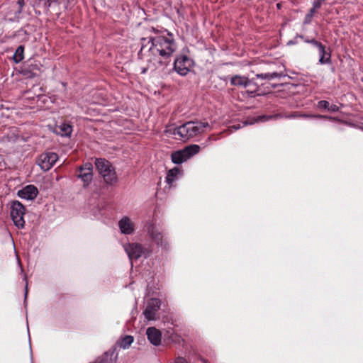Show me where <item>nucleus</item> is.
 <instances>
[{
	"label": "nucleus",
	"mask_w": 363,
	"mask_h": 363,
	"mask_svg": "<svg viewBox=\"0 0 363 363\" xmlns=\"http://www.w3.org/2000/svg\"><path fill=\"white\" fill-rule=\"evenodd\" d=\"M117 355L114 351L106 352L99 357L94 363H116Z\"/></svg>",
	"instance_id": "aec40b11"
},
{
	"label": "nucleus",
	"mask_w": 363,
	"mask_h": 363,
	"mask_svg": "<svg viewBox=\"0 0 363 363\" xmlns=\"http://www.w3.org/2000/svg\"><path fill=\"white\" fill-rule=\"evenodd\" d=\"M319 52L318 62L321 65L331 63V53L330 49H326V47L323 44L318 48Z\"/></svg>",
	"instance_id": "a211bd4d"
},
{
	"label": "nucleus",
	"mask_w": 363,
	"mask_h": 363,
	"mask_svg": "<svg viewBox=\"0 0 363 363\" xmlns=\"http://www.w3.org/2000/svg\"><path fill=\"white\" fill-rule=\"evenodd\" d=\"M38 194V189L33 185H28L19 190L17 193L18 196L23 199L33 200Z\"/></svg>",
	"instance_id": "4468645a"
},
{
	"label": "nucleus",
	"mask_w": 363,
	"mask_h": 363,
	"mask_svg": "<svg viewBox=\"0 0 363 363\" xmlns=\"http://www.w3.org/2000/svg\"><path fill=\"white\" fill-rule=\"evenodd\" d=\"M271 77L272 76L269 75V73H260V74H256V77L257 79H264V80H271L270 79Z\"/></svg>",
	"instance_id": "c85d7f7f"
},
{
	"label": "nucleus",
	"mask_w": 363,
	"mask_h": 363,
	"mask_svg": "<svg viewBox=\"0 0 363 363\" xmlns=\"http://www.w3.org/2000/svg\"><path fill=\"white\" fill-rule=\"evenodd\" d=\"M150 31L155 35L141 39L142 47L138 54L150 45L148 47V52L152 56L150 61L155 69L163 70L170 64L171 57L177 49V43L174 35L167 30L160 31L152 27Z\"/></svg>",
	"instance_id": "f257e3e1"
},
{
	"label": "nucleus",
	"mask_w": 363,
	"mask_h": 363,
	"mask_svg": "<svg viewBox=\"0 0 363 363\" xmlns=\"http://www.w3.org/2000/svg\"><path fill=\"white\" fill-rule=\"evenodd\" d=\"M146 335L148 340L154 345L157 346L161 342V332L155 327H150L147 329Z\"/></svg>",
	"instance_id": "f3484780"
},
{
	"label": "nucleus",
	"mask_w": 363,
	"mask_h": 363,
	"mask_svg": "<svg viewBox=\"0 0 363 363\" xmlns=\"http://www.w3.org/2000/svg\"><path fill=\"white\" fill-rule=\"evenodd\" d=\"M42 65L40 62L29 59L25 62L21 67V73L26 78H34L38 76L41 71Z\"/></svg>",
	"instance_id": "9d476101"
},
{
	"label": "nucleus",
	"mask_w": 363,
	"mask_h": 363,
	"mask_svg": "<svg viewBox=\"0 0 363 363\" xmlns=\"http://www.w3.org/2000/svg\"><path fill=\"white\" fill-rule=\"evenodd\" d=\"M133 342V337L131 335H125L118 342V345L120 347L126 349L130 346Z\"/></svg>",
	"instance_id": "4be33fe9"
},
{
	"label": "nucleus",
	"mask_w": 363,
	"mask_h": 363,
	"mask_svg": "<svg viewBox=\"0 0 363 363\" xmlns=\"http://www.w3.org/2000/svg\"><path fill=\"white\" fill-rule=\"evenodd\" d=\"M269 75L272 76L270 77V79H275V78H281V77H287V74L284 72V71H281L279 72H269Z\"/></svg>",
	"instance_id": "bb28decb"
},
{
	"label": "nucleus",
	"mask_w": 363,
	"mask_h": 363,
	"mask_svg": "<svg viewBox=\"0 0 363 363\" xmlns=\"http://www.w3.org/2000/svg\"><path fill=\"white\" fill-rule=\"evenodd\" d=\"M93 166L91 163H86L79 169L77 176L82 182H90L92 179Z\"/></svg>",
	"instance_id": "dca6fc26"
},
{
	"label": "nucleus",
	"mask_w": 363,
	"mask_h": 363,
	"mask_svg": "<svg viewBox=\"0 0 363 363\" xmlns=\"http://www.w3.org/2000/svg\"><path fill=\"white\" fill-rule=\"evenodd\" d=\"M329 106V102L325 100H322L318 102L317 107L318 108L328 109Z\"/></svg>",
	"instance_id": "cd10ccee"
},
{
	"label": "nucleus",
	"mask_w": 363,
	"mask_h": 363,
	"mask_svg": "<svg viewBox=\"0 0 363 363\" xmlns=\"http://www.w3.org/2000/svg\"><path fill=\"white\" fill-rule=\"evenodd\" d=\"M58 160L55 152H47L42 153L38 159V164L43 171L50 169Z\"/></svg>",
	"instance_id": "9b49d317"
},
{
	"label": "nucleus",
	"mask_w": 363,
	"mask_h": 363,
	"mask_svg": "<svg viewBox=\"0 0 363 363\" xmlns=\"http://www.w3.org/2000/svg\"><path fill=\"white\" fill-rule=\"evenodd\" d=\"M74 0H44V6L47 11L54 12L59 16L62 11H66L74 5Z\"/></svg>",
	"instance_id": "0eeeda50"
},
{
	"label": "nucleus",
	"mask_w": 363,
	"mask_h": 363,
	"mask_svg": "<svg viewBox=\"0 0 363 363\" xmlns=\"http://www.w3.org/2000/svg\"><path fill=\"white\" fill-rule=\"evenodd\" d=\"M328 110L330 112L335 113L339 111V107L335 104H329Z\"/></svg>",
	"instance_id": "c756f323"
},
{
	"label": "nucleus",
	"mask_w": 363,
	"mask_h": 363,
	"mask_svg": "<svg viewBox=\"0 0 363 363\" xmlns=\"http://www.w3.org/2000/svg\"><path fill=\"white\" fill-rule=\"evenodd\" d=\"M25 5L24 0H18L15 7H16V14H20L22 12L23 8Z\"/></svg>",
	"instance_id": "a878e982"
},
{
	"label": "nucleus",
	"mask_w": 363,
	"mask_h": 363,
	"mask_svg": "<svg viewBox=\"0 0 363 363\" xmlns=\"http://www.w3.org/2000/svg\"><path fill=\"white\" fill-rule=\"evenodd\" d=\"M208 126L207 122L189 121L174 128L172 134L177 139L187 140L201 134Z\"/></svg>",
	"instance_id": "f03ea898"
},
{
	"label": "nucleus",
	"mask_w": 363,
	"mask_h": 363,
	"mask_svg": "<svg viewBox=\"0 0 363 363\" xmlns=\"http://www.w3.org/2000/svg\"><path fill=\"white\" fill-rule=\"evenodd\" d=\"M282 117H283L282 114L277 113V114L271 115V116H259V120L260 121H266L271 120V119L282 118Z\"/></svg>",
	"instance_id": "393cba45"
},
{
	"label": "nucleus",
	"mask_w": 363,
	"mask_h": 363,
	"mask_svg": "<svg viewBox=\"0 0 363 363\" xmlns=\"http://www.w3.org/2000/svg\"><path fill=\"white\" fill-rule=\"evenodd\" d=\"M145 230L151 239L157 245H163V235L160 229L152 223L148 222L145 225Z\"/></svg>",
	"instance_id": "ddd939ff"
},
{
	"label": "nucleus",
	"mask_w": 363,
	"mask_h": 363,
	"mask_svg": "<svg viewBox=\"0 0 363 363\" xmlns=\"http://www.w3.org/2000/svg\"><path fill=\"white\" fill-rule=\"evenodd\" d=\"M194 66V61L186 55H178L174 61L173 69L180 76L187 75Z\"/></svg>",
	"instance_id": "6e6552de"
},
{
	"label": "nucleus",
	"mask_w": 363,
	"mask_h": 363,
	"mask_svg": "<svg viewBox=\"0 0 363 363\" xmlns=\"http://www.w3.org/2000/svg\"><path fill=\"white\" fill-rule=\"evenodd\" d=\"M298 37H299L300 38H301L302 40H303V41H304L305 43H310V40H311V39L306 38L303 35H298Z\"/></svg>",
	"instance_id": "72a5a7b5"
},
{
	"label": "nucleus",
	"mask_w": 363,
	"mask_h": 363,
	"mask_svg": "<svg viewBox=\"0 0 363 363\" xmlns=\"http://www.w3.org/2000/svg\"><path fill=\"white\" fill-rule=\"evenodd\" d=\"M320 7H315L314 6V1L313 2V7L310 10V13L309 15L310 16H312L315 12V10L319 9Z\"/></svg>",
	"instance_id": "473e14b6"
},
{
	"label": "nucleus",
	"mask_w": 363,
	"mask_h": 363,
	"mask_svg": "<svg viewBox=\"0 0 363 363\" xmlns=\"http://www.w3.org/2000/svg\"><path fill=\"white\" fill-rule=\"evenodd\" d=\"M282 118H321V119H328V120H334V118L331 116H323V115H309L306 113H300L297 111L293 112L291 114H282Z\"/></svg>",
	"instance_id": "6ab92c4d"
},
{
	"label": "nucleus",
	"mask_w": 363,
	"mask_h": 363,
	"mask_svg": "<svg viewBox=\"0 0 363 363\" xmlns=\"http://www.w3.org/2000/svg\"><path fill=\"white\" fill-rule=\"evenodd\" d=\"M231 128L235 129V130H238V129L240 128V126L233 125Z\"/></svg>",
	"instance_id": "c9c22d12"
},
{
	"label": "nucleus",
	"mask_w": 363,
	"mask_h": 363,
	"mask_svg": "<svg viewBox=\"0 0 363 363\" xmlns=\"http://www.w3.org/2000/svg\"><path fill=\"white\" fill-rule=\"evenodd\" d=\"M182 174V171L179 167H174L168 171L166 176V182H174L179 179V175Z\"/></svg>",
	"instance_id": "412c9836"
},
{
	"label": "nucleus",
	"mask_w": 363,
	"mask_h": 363,
	"mask_svg": "<svg viewBox=\"0 0 363 363\" xmlns=\"http://www.w3.org/2000/svg\"><path fill=\"white\" fill-rule=\"evenodd\" d=\"M96 167L104 182H116V172L112 164L104 158L96 159Z\"/></svg>",
	"instance_id": "7ed1b4c3"
},
{
	"label": "nucleus",
	"mask_w": 363,
	"mask_h": 363,
	"mask_svg": "<svg viewBox=\"0 0 363 363\" xmlns=\"http://www.w3.org/2000/svg\"><path fill=\"white\" fill-rule=\"evenodd\" d=\"M201 147L199 145H190L182 150L173 152L171 155V159L174 164H182L189 158L199 152Z\"/></svg>",
	"instance_id": "20e7f679"
},
{
	"label": "nucleus",
	"mask_w": 363,
	"mask_h": 363,
	"mask_svg": "<svg viewBox=\"0 0 363 363\" xmlns=\"http://www.w3.org/2000/svg\"><path fill=\"white\" fill-rule=\"evenodd\" d=\"M23 54H24V46L20 45L17 48L16 50V52L13 56V61L16 63H19L21 62L23 59Z\"/></svg>",
	"instance_id": "5701e85b"
},
{
	"label": "nucleus",
	"mask_w": 363,
	"mask_h": 363,
	"mask_svg": "<svg viewBox=\"0 0 363 363\" xmlns=\"http://www.w3.org/2000/svg\"><path fill=\"white\" fill-rule=\"evenodd\" d=\"M10 214L14 225L18 228H23L25 226L24 215L25 206L18 201H13L11 203Z\"/></svg>",
	"instance_id": "39448f33"
},
{
	"label": "nucleus",
	"mask_w": 363,
	"mask_h": 363,
	"mask_svg": "<svg viewBox=\"0 0 363 363\" xmlns=\"http://www.w3.org/2000/svg\"><path fill=\"white\" fill-rule=\"evenodd\" d=\"M309 44H311V45L315 46L317 48H319L323 45L322 43L316 40L315 39H311Z\"/></svg>",
	"instance_id": "2f4dec72"
},
{
	"label": "nucleus",
	"mask_w": 363,
	"mask_h": 363,
	"mask_svg": "<svg viewBox=\"0 0 363 363\" xmlns=\"http://www.w3.org/2000/svg\"><path fill=\"white\" fill-rule=\"evenodd\" d=\"M60 129L63 135L69 136L71 135L72 131V127L67 123H63L60 126Z\"/></svg>",
	"instance_id": "b1692460"
},
{
	"label": "nucleus",
	"mask_w": 363,
	"mask_h": 363,
	"mask_svg": "<svg viewBox=\"0 0 363 363\" xmlns=\"http://www.w3.org/2000/svg\"><path fill=\"white\" fill-rule=\"evenodd\" d=\"M118 227L123 234L130 235L134 232L135 225L130 219L125 216L118 222Z\"/></svg>",
	"instance_id": "2eb2a0df"
},
{
	"label": "nucleus",
	"mask_w": 363,
	"mask_h": 363,
	"mask_svg": "<svg viewBox=\"0 0 363 363\" xmlns=\"http://www.w3.org/2000/svg\"><path fill=\"white\" fill-rule=\"evenodd\" d=\"M124 249L130 259H138L142 256L146 258L151 253L150 250L143 247V245L139 243L128 244L124 246Z\"/></svg>",
	"instance_id": "1a4fd4ad"
},
{
	"label": "nucleus",
	"mask_w": 363,
	"mask_h": 363,
	"mask_svg": "<svg viewBox=\"0 0 363 363\" xmlns=\"http://www.w3.org/2000/svg\"><path fill=\"white\" fill-rule=\"evenodd\" d=\"M230 84L233 86L247 87V86L253 85L255 89L246 90V94L250 97H255V96H260L261 94L257 93L259 90L258 84L253 81L250 79L245 76L234 75L230 78Z\"/></svg>",
	"instance_id": "423d86ee"
},
{
	"label": "nucleus",
	"mask_w": 363,
	"mask_h": 363,
	"mask_svg": "<svg viewBox=\"0 0 363 363\" xmlns=\"http://www.w3.org/2000/svg\"><path fill=\"white\" fill-rule=\"evenodd\" d=\"M160 301L158 298H151L147 304V307L143 311L145 318L148 320L155 319L156 313L160 308Z\"/></svg>",
	"instance_id": "f8f14e48"
},
{
	"label": "nucleus",
	"mask_w": 363,
	"mask_h": 363,
	"mask_svg": "<svg viewBox=\"0 0 363 363\" xmlns=\"http://www.w3.org/2000/svg\"><path fill=\"white\" fill-rule=\"evenodd\" d=\"M211 138H212L211 137H208V138L206 139V140L205 143H203L204 147H205V146H206V145H209V143H211Z\"/></svg>",
	"instance_id": "f704fd0d"
},
{
	"label": "nucleus",
	"mask_w": 363,
	"mask_h": 363,
	"mask_svg": "<svg viewBox=\"0 0 363 363\" xmlns=\"http://www.w3.org/2000/svg\"><path fill=\"white\" fill-rule=\"evenodd\" d=\"M272 86L275 89L278 86V84H272Z\"/></svg>",
	"instance_id": "4c0bfd02"
},
{
	"label": "nucleus",
	"mask_w": 363,
	"mask_h": 363,
	"mask_svg": "<svg viewBox=\"0 0 363 363\" xmlns=\"http://www.w3.org/2000/svg\"><path fill=\"white\" fill-rule=\"evenodd\" d=\"M250 87L249 89H255V86L253 85H251V86H248Z\"/></svg>",
	"instance_id": "e433bc0d"
},
{
	"label": "nucleus",
	"mask_w": 363,
	"mask_h": 363,
	"mask_svg": "<svg viewBox=\"0 0 363 363\" xmlns=\"http://www.w3.org/2000/svg\"><path fill=\"white\" fill-rule=\"evenodd\" d=\"M174 363H189V361H187L186 359H185L183 357H177Z\"/></svg>",
	"instance_id": "7c9ffc66"
}]
</instances>
